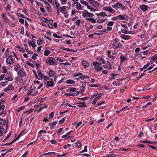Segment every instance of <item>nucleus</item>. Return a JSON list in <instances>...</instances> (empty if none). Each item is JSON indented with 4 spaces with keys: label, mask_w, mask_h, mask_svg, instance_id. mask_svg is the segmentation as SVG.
Masks as SVG:
<instances>
[{
    "label": "nucleus",
    "mask_w": 157,
    "mask_h": 157,
    "mask_svg": "<svg viewBox=\"0 0 157 157\" xmlns=\"http://www.w3.org/2000/svg\"><path fill=\"white\" fill-rule=\"evenodd\" d=\"M111 44L113 48L114 49H120L122 47L121 43L119 40L116 38L113 39L112 40Z\"/></svg>",
    "instance_id": "f257e3e1"
},
{
    "label": "nucleus",
    "mask_w": 157,
    "mask_h": 157,
    "mask_svg": "<svg viewBox=\"0 0 157 157\" xmlns=\"http://www.w3.org/2000/svg\"><path fill=\"white\" fill-rule=\"evenodd\" d=\"M112 7L116 10H118L119 8H121L122 10H124L125 9V7L119 2L115 3L112 6Z\"/></svg>",
    "instance_id": "f03ea898"
},
{
    "label": "nucleus",
    "mask_w": 157,
    "mask_h": 157,
    "mask_svg": "<svg viewBox=\"0 0 157 157\" xmlns=\"http://www.w3.org/2000/svg\"><path fill=\"white\" fill-rule=\"evenodd\" d=\"M5 106L2 103L0 102V116L4 117L6 115V113L4 111Z\"/></svg>",
    "instance_id": "7ed1b4c3"
},
{
    "label": "nucleus",
    "mask_w": 157,
    "mask_h": 157,
    "mask_svg": "<svg viewBox=\"0 0 157 157\" xmlns=\"http://www.w3.org/2000/svg\"><path fill=\"white\" fill-rule=\"evenodd\" d=\"M94 14L92 13L89 12L87 10H85L83 11L82 13V16L84 18H87L88 17H92Z\"/></svg>",
    "instance_id": "20e7f679"
},
{
    "label": "nucleus",
    "mask_w": 157,
    "mask_h": 157,
    "mask_svg": "<svg viewBox=\"0 0 157 157\" xmlns=\"http://www.w3.org/2000/svg\"><path fill=\"white\" fill-rule=\"evenodd\" d=\"M54 59L52 57H49L47 58L45 61V62L47 64H49L50 65H53L55 64Z\"/></svg>",
    "instance_id": "39448f33"
},
{
    "label": "nucleus",
    "mask_w": 157,
    "mask_h": 157,
    "mask_svg": "<svg viewBox=\"0 0 157 157\" xmlns=\"http://www.w3.org/2000/svg\"><path fill=\"white\" fill-rule=\"evenodd\" d=\"M17 75L20 77H25L26 75V72L25 71L24 69L23 68L21 69L17 72Z\"/></svg>",
    "instance_id": "423d86ee"
},
{
    "label": "nucleus",
    "mask_w": 157,
    "mask_h": 157,
    "mask_svg": "<svg viewBox=\"0 0 157 157\" xmlns=\"http://www.w3.org/2000/svg\"><path fill=\"white\" fill-rule=\"evenodd\" d=\"M6 57V63L10 65L12 64L13 63V61L14 60L12 57V56H9L7 57Z\"/></svg>",
    "instance_id": "0eeeda50"
},
{
    "label": "nucleus",
    "mask_w": 157,
    "mask_h": 157,
    "mask_svg": "<svg viewBox=\"0 0 157 157\" xmlns=\"http://www.w3.org/2000/svg\"><path fill=\"white\" fill-rule=\"evenodd\" d=\"M89 3L94 7H98L99 5V3L97 1L93 0H89Z\"/></svg>",
    "instance_id": "6e6552de"
},
{
    "label": "nucleus",
    "mask_w": 157,
    "mask_h": 157,
    "mask_svg": "<svg viewBox=\"0 0 157 157\" xmlns=\"http://www.w3.org/2000/svg\"><path fill=\"white\" fill-rule=\"evenodd\" d=\"M75 4H76V8L78 10H82L83 9L84 7L82 6L79 3L76 2Z\"/></svg>",
    "instance_id": "1a4fd4ad"
},
{
    "label": "nucleus",
    "mask_w": 157,
    "mask_h": 157,
    "mask_svg": "<svg viewBox=\"0 0 157 157\" xmlns=\"http://www.w3.org/2000/svg\"><path fill=\"white\" fill-rule=\"evenodd\" d=\"M52 81H49L47 82V86L49 87H52L55 86V84L53 81V79L52 78Z\"/></svg>",
    "instance_id": "9d476101"
},
{
    "label": "nucleus",
    "mask_w": 157,
    "mask_h": 157,
    "mask_svg": "<svg viewBox=\"0 0 157 157\" xmlns=\"http://www.w3.org/2000/svg\"><path fill=\"white\" fill-rule=\"evenodd\" d=\"M77 105L79 107L81 108H85L87 107V105L85 104V102H82L77 103H76Z\"/></svg>",
    "instance_id": "9b49d317"
},
{
    "label": "nucleus",
    "mask_w": 157,
    "mask_h": 157,
    "mask_svg": "<svg viewBox=\"0 0 157 157\" xmlns=\"http://www.w3.org/2000/svg\"><path fill=\"white\" fill-rule=\"evenodd\" d=\"M147 6L145 5H141L139 6V8L143 12L146 11L147 9Z\"/></svg>",
    "instance_id": "f8f14e48"
},
{
    "label": "nucleus",
    "mask_w": 157,
    "mask_h": 157,
    "mask_svg": "<svg viewBox=\"0 0 157 157\" xmlns=\"http://www.w3.org/2000/svg\"><path fill=\"white\" fill-rule=\"evenodd\" d=\"M122 83L119 79H117L113 82V84L116 86H119L122 84Z\"/></svg>",
    "instance_id": "ddd939ff"
},
{
    "label": "nucleus",
    "mask_w": 157,
    "mask_h": 157,
    "mask_svg": "<svg viewBox=\"0 0 157 157\" xmlns=\"http://www.w3.org/2000/svg\"><path fill=\"white\" fill-rule=\"evenodd\" d=\"M81 64L85 68L86 67H89L90 65L89 63H88L85 60H82V61Z\"/></svg>",
    "instance_id": "4468645a"
},
{
    "label": "nucleus",
    "mask_w": 157,
    "mask_h": 157,
    "mask_svg": "<svg viewBox=\"0 0 157 157\" xmlns=\"http://www.w3.org/2000/svg\"><path fill=\"white\" fill-rule=\"evenodd\" d=\"M102 9L104 11H108L109 12H111L113 10L111 7L107 6L103 7Z\"/></svg>",
    "instance_id": "2eb2a0df"
},
{
    "label": "nucleus",
    "mask_w": 157,
    "mask_h": 157,
    "mask_svg": "<svg viewBox=\"0 0 157 157\" xmlns=\"http://www.w3.org/2000/svg\"><path fill=\"white\" fill-rule=\"evenodd\" d=\"M14 87L13 86V85H10L9 86H8L4 90L5 92H7L8 91L13 90L14 89Z\"/></svg>",
    "instance_id": "dca6fc26"
},
{
    "label": "nucleus",
    "mask_w": 157,
    "mask_h": 157,
    "mask_svg": "<svg viewBox=\"0 0 157 157\" xmlns=\"http://www.w3.org/2000/svg\"><path fill=\"white\" fill-rule=\"evenodd\" d=\"M55 3L56 10H59L60 7V4L59 3L58 0H55Z\"/></svg>",
    "instance_id": "f3484780"
},
{
    "label": "nucleus",
    "mask_w": 157,
    "mask_h": 157,
    "mask_svg": "<svg viewBox=\"0 0 157 157\" xmlns=\"http://www.w3.org/2000/svg\"><path fill=\"white\" fill-rule=\"evenodd\" d=\"M67 8V6H64L60 8V11L62 13H64Z\"/></svg>",
    "instance_id": "a211bd4d"
},
{
    "label": "nucleus",
    "mask_w": 157,
    "mask_h": 157,
    "mask_svg": "<svg viewBox=\"0 0 157 157\" xmlns=\"http://www.w3.org/2000/svg\"><path fill=\"white\" fill-rule=\"evenodd\" d=\"M86 20L90 21L93 23H95L96 22V20L94 18L92 17L87 18Z\"/></svg>",
    "instance_id": "6ab92c4d"
},
{
    "label": "nucleus",
    "mask_w": 157,
    "mask_h": 157,
    "mask_svg": "<svg viewBox=\"0 0 157 157\" xmlns=\"http://www.w3.org/2000/svg\"><path fill=\"white\" fill-rule=\"evenodd\" d=\"M103 67L105 68H107L109 70H111L112 69V67L111 64L110 63H109L105 66V65H103Z\"/></svg>",
    "instance_id": "aec40b11"
},
{
    "label": "nucleus",
    "mask_w": 157,
    "mask_h": 157,
    "mask_svg": "<svg viewBox=\"0 0 157 157\" xmlns=\"http://www.w3.org/2000/svg\"><path fill=\"white\" fill-rule=\"evenodd\" d=\"M86 82H85L82 83V85L80 87L81 90H85L86 87Z\"/></svg>",
    "instance_id": "412c9836"
},
{
    "label": "nucleus",
    "mask_w": 157,
    "mask_h": 157,
    "mask_svg": "<svg viewBox=\"0 0 157 157\" xmlns=\"http://www.w3.org/2000/svg\"><path fill=\"white\" fill-rule=\"evenodd\" d=\"M96 14L98 17H104L107 16V15L104 12H101L99 13H96Z\"/></svg>",
    "instance_id": "4be33fe9"
},
{
    "label": "nucleus",
    "mask_w": 157,
    "mask_h": 157,
    "mask_svg": "<svg viewBox=\"0 0 157 157\" xmlns=\"http://www.w3.org/2000/svg\"><path fill=\"white\" fill-rule=\"evenodd\" d=\"M52 8V7L50 4H49L48 5L46 6V8L48 10V13L52 12V11H51Z\"/></svg>",
    "instance_id": "5701e85b"
},
{
    "label": "nucleus",
    "mask_w": 157,
    "mask_h": 157,
    "mask_svg": "<svg viewBox=\"0 0 157 157\" xmlns=\"http://www.w3.org/2000/svg\"><path fill=\"white\" fill-rule=\"evenodd\" d=\"M0 124L2 125H5L6 124V120L0 117Z\"/></svg>",
    "instance_id": "b1692460"
},
{
    "label": "nucleus",
    "mask_w": 157,
    "mask_h": 157,
    "mask_svg": "<svg viewBox=\"0 0 157 157\" xmlns=\"http://www.w3.org/2000/svg\"><path fill=\"white\" fill-rule=\"evenodd\" d=\"M55 72L52 70H50L48 72V75L50 77H53L55 74Z\"/></svg>",
    "instance_id": "393cba45"
},
{
    "label": "nucleus",
    "mask_w": 157,
    "mask_h": 157,
    "mask_svg": "<svg viewBox=\"0 0 157 157\" xmlns=\"http://www.w3.org/2000/svg\"><path fill=\"white\" fill-rule=\"evenodd\" d=\"M93 64L94 66V67L98 66L102 64L101 62L100 63H98V62L94 61L93 62Z\"/></svg>",
    "instance_id": "a878e982"
},
{
    "label": "nucleus",
    "mask_w": 157,
    "mask_h": 157,
    "mask_svg": "<svg viewBox=\"0 0 157 157\" xmlns=\"http://www.w3.org/2000/svg\"><path fill=\"white\" fill-rule=\"evenodd\" d=\"M120 59L121 63H122L123 62L125 61V60L127 59L125 57L122 55L120 56Z\"/></svg>",
    "instance_id": "bb28decb"
},
{
    "label": "nucleus",
    "mask_w": 157,
    "mask_h": 157,
    "mask_svg": "<svg viewBox=\"0 0 157 157\" xmlns=\"http://www.w3.org/2000/svg\"><path fill=\"white\" fill-rule=\"evenodd\" d=\"M130 36L129 35H124L123 36L122 39L125 40H128L130 39Z\"/></svg>",
    "instance_id": "cd10ccee"
},
{
    "label": "nucleus",
    "mask_w": 157,
    "mask_h": 157,
    "mask_svg": "<svg viewBox=\"0 0 157 157\" xmlns=\"http://www.w3.org/2000/svg\"><path fill=\"white\" fill-rule=\"evenodd\" d=\"M117 16L118 17V20H125V17L124 16L121 15H119Z\"/></svg>",
    "instance_id": "c85d7f7f"
},
{
    "label": "nucleus",
    "mask_w": 157,
    "mask_h": 157,
    "mask_svg": "<svg viewBox=\"0 0 157 157\" xmlns=\"http://www.w3.org/2000/svg\"><path fill=\"white\" fill-rule=\"evenodd\" d=\"M28 43L29 46L31 45L32 47L35 48L36 46V45L33 42L28 41Z\"/></svg>",
    "instance_id": "c756f323"
},
{
    "label": "nucleus",
    "mask_w": 157,
    "mask_h": 157,
    "mask_svg": "<svg viewBox=\"0 0 157 157\" xmlns=\"http://www.w3.org/2000/svg\"><path fill=\"white\" fill-rule=\"evenodd\" d=\"M80 2L82 4L84 5L85 6L87 7L88 6H89L88 2L86 1L81 0Z\"/></svg>",
    "instance_id": "7c9ffc66"
},
{
    "label": "nucleus",
    "mask_w": 157,
    "mask_h": 157,
    "mask_svg": "<svg viewBox=\"0 0 157 157\" xmlns=\"http://www.w3.org/2000/svg\"><path fill=\"white\" fill-rule=\"evenodd\" d=\"M94 69L98 71H101L103 69V68L101 66H99L94 67Z\"/></svg>",
    "instance_id": "2f4dec72"
},
{
    "label": "nucleus",
    "mask_w": 157,
    "mask_h": 157,
    "mask_svg": "<svg viewBox=\"0 0 157 157\" xmlns=\"http://www.w3.org/2000/svg\"><path fill=\"white\" fill-rule=\"evenodd\" d=\"M87 8L88 9H89L90 10V11L92 12H95L96 11H97L98 10H97L95 9H94L92 8L91 6L89 5V6H88L87 7Z\"/></svg>",
    "instance_id": "473e14b6"
},
{
    "label": "nucleus",
    "mask_w": 157,
    "mask_h": 157,
    "mask_svg": "<svg viewBox=\"0 0 157 157\" xmlns=\"http://www.w3.org/2000/svg\"><path fill=\"white\" fill-rule=\"evenodd\" d=\"M46 131L45 130H40L38 132V137H41V134L43 132L44 133H46Z\"/></svg>",
    "instance_id": "72a5a7b5"
},
{
    "label": "nucleus",
    "mask_w": 157,
    "mask_h": 157,
    "mask_svg": "<svg viewBox=\"0 0 157 157\" xmlns=\"http://www.w3.org/2000/svg\"><path fill=\"white\" fill-rule=\"evenodd\" d=\"M37 72L38 73V75L40 77V79L42 78L43 77L44 75L43 74L41 73L40 71H37Z\"/></svg>",
    "instance_id": "f704fd0d"
},
{
    "label": "nucleus",
    "mask_w": 157,
    "mask_h": 157,
    "mask_svg": "<svg viewBox=\"0 0 157 157\" xmlns=\"http://www.w3.org/2000/svg\"><path fill=\"white\" fill-rule=\"evenodd\" d=\"M66 83L67 84H73L75 83V82L72 80H67L66 81Z\"/></svg>",
    "instance_id": "c9c22d12"
},
{
    "label": "nucleus",
    "mask_w": 157,
    "mask_h": 157,
    "mask_svg": "<svg viewBox=\"0 0 157 157\" xmlns=\"http://www.w3.org/2000/svg\"><path fill=\"white\" fill-rule=\"evenodd\" d=\"M50 52L49 50H47L44 52V54L45 56H47L50 54Z\"/></svg>",
    "instance_id": "e433bc0d"
},
{
    "label": "nucleus",
    "mask_w": 157,
    "mask_h": 157,
    "mask_svg": "<svg viewBox=\"0 0 157 157\" xmlns=\"http://www.w3.org/2000/svg\"><path fill=\"white\" fill-rule=\"evenodd\" d=\"M98 60L100 61L101 62L102 64H104L105 63V61L104 59L102 58H98Z\"/></svg>",
    "instance_id": "4c0bfd02"
},
{
    "label": "nucleus",
    "mask_w": 157,
    "mask_h": 157,
    "mask_svg": "<svg viewBox=\"0 0 157 157\" xmlns=\"http://www.w3.org/2000/svg\"><path fill=\"white\" fill-rule=\"evenodd\" d=\"M17 48H18L19 51L22 52H25V50L23 48L20 47L19 46L17 47Z\"/></svg>",
    "instance_id": "58836bf2"
},
{
    "label": "nucleus",
    "mask_w": 157,
    "mask_h": 157,
    "mask_svg": "<svg viewBox=\"0 0 157 157\" xmlns=\"http://www.w3.org/2000/svg\"><path fill=\"white\" fill-rule=\"evenodd\" d=\"M8 83V81H5L4 82H2L0 83V85L3 86L7 85Z\"/></svg>",
    "instance_id": "ea45409f"
},
{
    "label": "nucleus",
    "mask_w": 157,
    "mask_h": 157,
    "mask_svg": "<svg viewBox=\"0 0 157 157\" xmlns=\"http://www.w3.org/2000/svg\"><path fill=\"white\" fill-rule=\"evenodd\" d=\"M89 98L88 97H86L84 98H78V99L80 100H83L84 101H85L87 100Z\"/></svg>",
    "instance_id": "a19ab883"
},
{
    "label": "nucleus",
    "mask_w": 157,
    "mask_h": 157,
    "mask_svg": "<svg viewBox=\"0 0 157 157\" xmlns=\"http://www.w3.org/2000/svg\"><path fill=\"white\" fill-rule=\"evenodd\" d=\"M82 124V122L81 121H79L78 123H76L74 125H75V127L76 128H77L79 125H81Z\"/></svg>",
    "instance_id": "79ce46f5"
},
{
    "label": "nucleus",
    "mask_w": 157,
    "mask_h": 157,
    "mask_svg": "<svg viewBox=\"0 0 157 157\" xmlns=\"http://www.w3.org/2000/svg\"><path fill=\"white\" fill-rule=\"evenodd\" d=\"M20 65L19 64H17V65L15 67H14V70L17 71H18V70L20 68Z\"/></svg>",
    "instance_id": "37998d69"
},
{
    "label": "nucleus",
    "mask_w": 157,
    "mask_h": 157,
    "mask_svg": "<svg viewBox=\"0 0 157 157\" xmlns=\"http://www.w3.org/2000/svg\"><path fill=\"white\" fill-rule=\"evenodd\" d=\"M60 1L62 5H65L67 2V0H60Z\"/></svg>",
    "instance_id": "c03bdc74"
},
{
    "label": "nucleus",
    "mask_w": 157,
    "mask_h": 157,
    "mask_svg": "<svg viewBox=\"0 0 157 157\" xmlns=\"http://www.w3.org/2000/svg\"><path fill=\"white\" fill-rule=\"evenodd\" d=\"M4 80L9 81H11L13 80V78L12 77L10 76L7 77L6 78H5Z\"/></svg>",
    "instance_id": "a18cd8bd"
},
{
    "label": "nucleus",
    "mask_w": 157,
    "mask_h": 157,
    "mask_svg": "<svg viewBox=\"0 0 157 157\" xmlns=\"http://www.w3.org/2000/svg\"><path fill=\"white\" fill-rule=\"evenodd\" d=\"M65 119L66 118L64 117L60 120L59 121V124L60 125L63 124L64 122Z\"/></svg>",
    "instance_id": "49530a36"
},
{
    "label": "nucleus",
    "mask_w": 157,
    "mask_h": 157,
    "mask_svg": "<svg viewBox=\"0 0 157 157\" xmlns=\"http://www.w3.org/2000/svg\"><path fill=\"white\" fill-rule=\"evenodd\" d=\"M151 104V102L147 103L146 105H145L143 106L142 107L143 108H146L149 105H150Z\"/></svg>",
    "instance_id": "de8ad7c7"
},
{
    "label": "nucleus",
    "mask_w": 157,
    "mask_h": 157,
    "mask_svg": "<svg viewBox=\"0 0 157 157\" xmlns=\"http://www.w3.org/2000/svg\"><path fill=\"white\" fill-rule=\"evenodd\" d=\"M98 95H99L97 97L95 98L94 99V100L97 101V100L100 99V97L102 96V94H98Z\"/></svg>",
    "instance_id": "09e8293b"
},
{
    "label": "nucleus",
    "mask_w": 157,
    "mask_h": 157,
    "mask_svg": "<svg viewBox=\"0 0 157 157\" xmlns=\"http://www.w3.org/2000/svg\"><path fill=\"white\" fill-rule=\"evenodd\" d=\"M27 63L29 66L31 67L32 68H34L35 67L34 65L31 63H30L29 61L27 62Z\"/></svg>",
    "instance_id": "8fccbe9b"
},
{
    "label": "nucleus",
    "mask_w": 157,
    "mask_h": 157,
    "mask_svg": "<svg viewBox=\"0 0 157 157\" xmlns=\"http://www.w3.org/2000/svg\"><path fill=\"white\" fill-rule=\"evenodd\" d=\"M87 147L86 146H85L84 147V150H82L81 151H80V153H82L84 152H87Z\"/></svg>",
    "instance_id": "3c124183"
},
{
    "label": "nucleus",
    "mask_w": 157,
    "mask_h": 157,
    "mask_svg": "<svg viewBox=\"0 0 157 157\" xmlns=\"http://www.w3.org/2000/svg\"><path fill=\"white\" fill-rule=\"evenodd\" d=\"M65 96H75V95L74 94L70 93H66L64 94Z\"/></svg>",
    "instance_id": "603ef678"
},
{
    "label": "nucleus",
    "mask_w": 157,
    "mask_h": 157,
    "mask_svg": "<svg viewBox=\"0 0 157 157\" xmlns=\"http://www.w3.org/2000/svg\"><path fill=\"white\" fill-rule=\"evenodd\" d=\"M75 144H76L75 146L77 147L78 148H80L81 147V144L79 142H78Z\"/></svg>",
    "instance_id": "864d4df0"
},
{
    "label": "nucleus",
    "mask_w": 157,
    "mask_h": 157,
    "mask_svg": "<svg viewBox=\"0 0 157 157\" xmlns=\"http://www.w3.org/2000/svg\"><path fill=\"white\" fill-rule=\"evenodd\" d=\"M25 107L24 106H21L19 107L18 109H17V112H19L25 109Z\"/></svg>",
    "instance_id": "5fc2aeb1"
},
{
    "label": "nucleus",
    "mask_w": 157,
    "mask_h": 157,
    "mask_svg": "<svg viewBox=\"0 0 157 157\" xmlns=\"http://www.w3.org/2000/svg\"><path fill=\"white\" fill-rule=\"evenodd\" d=\"M121 32L122 33H124L125 34H128V33H129L128 31L124 29H121Z\"/></svg>",
    "instance_id": "6e6d98bb"
},
{
    "label": "nucleus",
    "mask_w": 157,
    "mask_h": 157,
    "mask_svg": "<svg viewBox=\"0 0 157 157\" xmlns=\"http://www.w3.org/2000/svg\"><path fill=\"white\" fill-rule=\"evenodd\" d=\"M81 20L80 19L78 20L77 21L75 22V25L77 26H79L81 22Z\"/></svg>",
    "instance_id": "4d7b16f0"
},
{
    "label": "nucleus",
    "mask_w": 157,
    "mask_h": 157,
    "mask_svg": "<svg viewBox=\"0 0 157 157\" xmlns=\"http://www.w3.org/2000/svg\"><path fill=\"white\" fill-rule=\"evenodd\" d=\"M82 75V73H81L80 72H78L77 73L74 74L73 76L74 77H77L79 75Z\"/></svg>",
    "instance_id": "13d9d810"
},
{
    "label": "nucleus",
    "mask_w": 157,
    "mask_h": 157,
    "mask_svg": "<svg viewBox=\"0 0 157 157\" xmlns=\"http://www.w3.org/2000/svg\"><path fill=\"white\" fill-rule=\"evenodd\" d=\"M53 36L54 37L58 38H61L62 37L60 36H59L57 35L56 34L54 33L53 34Z\"/></svg>",
    "instance_id": "bf43d9fd"
},
{
    "label": "nucleus",
    "mask_w": 157,
    "mask_h": 157,
    "mask_svg": "<svg viewBox=\"0 0 157 157\" xmlns=\"http://www.w3.org/2000/svg\"><path fill=\"white\" fill-rule=\"evenodd\" d=\"M2 16L5 21H7V17L6 16V15L5 13H3L2 15Z\"/></svg>",
    "instance_id": "052dcab7"
},
{
    "label": "nucleus",
    "mask_w": 157,
    "mask_h": 157,
    "mask_svg": "<svg viewBox=\"0 0 157 157\" xmlns=\"http://www.w3.org/2000/svg\"><path fill=\"white\" fill-rule=\"evenodd\" d=\"M114 22L113 21H110L107 24V26H112L113 25Z\"/></svg>",
    "instance_id": "680f3d73"
},
{
    "label": "nucleus",
    "mask_w": 157,
    "mask_h": 157,
    "mask_svg": "<svg viewBox=\"0 0 157 157\" xmlns=\"http://www.w3.org/2000/svg\"><path fill=\"white\" fill-rule=\"evenodd\" d=\"M38 56V55L37 53H34L32 56V58L33 59H35L37 58V56Z\"/></svg>",
    "instance_id": "e2e57ef3"
},
{
    "label": "nucleus",
    "mask_w": 157,
    "mask_h": 157,
    "mask_svg": "<svg viewBox=\"0 0 157 157\" xmlns=\"http://www.w3.org/2000/svg\"><path fill=\"white\" fill-rule=\"evenodd\" d=\"M17 16L19 17H21L22 18H25V16L24 15L22 14L19 13H17Z\"/></svg>",
    "instance_id": "0e129e2a"
},
{
    "label": "nucleus",
    "mask_w": 157,
    "mask_h": 157,
    "mask_svg": "<svg viewBox=\"0 0 157 157\" xmlns=\"http://www.w3.org/2000/svg\"><path fill=\"white\" fill-rule=\"evenodd\" d=\"M152 60H155L157 59V54L154 55L151 58Z\"/></svg>",
    "instance_id": "69168bd1"
},
{
    "label": "nucleus",
    "mask_w": 157,
    "mask_h": 157,
    "mask_svg": "<svg viewBox=\"0 0 157 157\" xmlns=\"http://www.w3.org/2000/svg\"><path fill=\"white\" fill-rule=\"evenodd\" d=\"M150 65L149 62H148L147 64L144 65L143 67V68L146 69Z\"/></svg>",
    "instance_id": "338daca9"
},
{
    "label": "nucleus",
    "mask_w": 157,
    "mask_h": 157,
    "mask_svg": "<svg viewBox=\"0 0 157 157\" xmlns=\"http://www.w3.org/2000/svg\"><path fill=\"white\" fill-rule=\"evenodd\" d=\"M117 155L115 154H110L108 155L107 157H115Z\"/></svg>",
    "instance_id": "774afa93"
}]
</instances>
